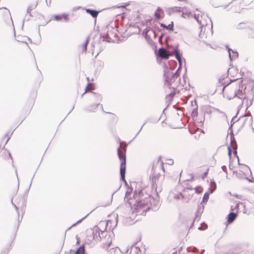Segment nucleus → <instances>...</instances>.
Returning <instances> with one entry per match:
<instances>
[{"mask_svg":"<svg viewBox=\"0 0 254 254\" xmlns=\"http://www.w3.org/2000/svg\"><path fill=\"white\" fill-rule=\"evenodd\" d=\"M131 192L132 190H130L126 192L125 195V198L127 199L128 203L130 204V205H132L135 206V208L137 209L149 207L151 199L150 196H148L144 199L141 198L138 201H136L134 202L133 199L130 198Z\"/></svg>","mask_w":254,"mask_h":254,"instance_id":"1","label":"nucleus"},{"mask_svg":"<svg viewBox=\"0 0 254 254\" xmlns=\"http://www.w3.org/2000/svg\"><path fill=\"white\" fill-rule=\"evenodd\" d=\"M118 155L120 160V174L123 180H125L126 169V150L124 147L120 146L118 150Z\"/></svg>","mask_w":254,"mask_h":254,"instance_id":"2","label":"nucleus"},{"mask_svg":"<svg viewBox=\"0 0 254 254\" xmlns=\"http://www.w3.org/2000/svg\"><path fill=\"white\" fill-rule=\"evenodd\" d=\"M239 85L237 84H227L223 89V94L225 98L230 100L237 95V90Z\"/></svg>","mask_w":254,"mask_h":254,"instance_id":"3","label":"nucleus"},{"mask_svg":"<svg viewBox=\"0 0 254 254\" xmlns=\"http://www.w3.org/2000/svg\"><path fill=\"white\" fill-rule=\"evenodd\" d=\"M174 54L176 56L177 60L181 64V55L180 54L178 48L175 49L173 53H171L168 52L164 48H160L158 50V55L159 57L164 59H168L170 56Z\"/></svg>","mask_w":254,"mask_h":254,"instance_id":"4","label":"nucleus"},{"mask_svg":"<svg viewBox=\"0 0 254 254\" xmlns=\"http://www.w3.org/2000/svg\"><path fill=\"white\" fill-rule=\"evenodd\" d=\"M245 94V91L239 89L238 92H237L236 96H237L239 98H243V100L242 102L241 107L239 108V110L246 111L248 110L249 107L252 105V101L251 99H249L248 98H246L245 97H244Z\"/></svg>","mask_w":254,"mask_h":254,"instance_id":"5","label":"nucleus"},{"mask_svg":"<svg viewBox=\"0 0 254 254\" xmlns=\"http://www.w3.org/2000/svg\"><path fill=\"white\" fill-rule=\"evenodd\" d=\"M112 237L110 234L105 235V238L103 240V247L108 250L112 243Z\"/></svg>","mask_w":254,"mask_h":254,"instance_id":"6","label":"nucleus"},{"mask_svg":"<svg viewBox=\"0 0 254 254\" xmlns=\"http://www.w3.org/2000/svg\"><path fill=\"white\" fill-rule=\"evenodd\" d=\"M154 16L157 19L163 18L164 16V12L163 9L158 7L154 13Z\"/></svg>","mask_w":254,"mask_h":254,"instance_id":"7","label":"nucleus"},{"mask_svg":"<svg viewBox=\"0 0 254 254\" xmlns=\"http://www.w3.org/2000/svg\"><path fill=\"white\" fill-rule=\"evenodd\" d=\"M69 254H85V249L83 246L80 247L76 251L70 250Z\"/></svg>","mask_w":254,"mask_h":254,"instance_id":"8","label":"nucleus"},{"mask_svg":"<svg viewBox=\"0 0 254 254\" xmlns=\"http://www.w3.org/2000/svg\"><path fill=\"white\" fill-rule=\"evenodd\" d=\"M17 48L19 49H23L26 50H29V47L26 42H19L17 45Z\"/></svg>","mask_w":254,"mask_h":254,"instance_id":"9","label":"nucleus"},{"mask_svg":"<svg viewBox=\"0 0 254 254\" xmlns=\"http://www.w3.org/2000/svg\"><path fill=\"white\" fill-rule=\"evenodd\" d=\"M160 26L163 28L164 29H167L169 31H173L174 30V22L172 21L170 24L168 25H166L163 23L160 24Z\"/></svg>","mask_w":254,"mask_h":254,"instance_id":"10","label":"nucleus"},{"mask_svg":"<svg viewBox=\"0 0 254 254\" xmlns=\"http://www.w3.org/2000/svg\"><path fill=\"white\" fill-rule=\"evenodd\" d=\"M237 214L235 213H230L228 215L227 222L229 223H232L236 218Z\"/></svg>","mask_w":254,"mask_h":254,"instance_id":"11","label":"nucleus"},{"mask_svg":"<svg viewBox=\"0 0 254 254\" xmlns=\"http://www.w3.org/2000/svg\"><path fill=\"white\" fill-rule=\"evenodd\" d=\"M86 11L87 13L90 14L94 18H96L99 13V11L90 9H86Z\"/></svg>","mask_w":254,"mask_h":254,"instance_id":"12","label":"nucleus"},{"mask_svg":"<svg viewBox=\"0 0 254 254\" xmlns=\"http://www.w3.org/2000/svg\"><path fill=\"white\" fill-rule=\"evenodd\" d=\"M95 86L92 83H88L86 87L85 92L83 94H85L87 92H91L92 90H94Z\"/></svg>","mask_w":254,"mask_h":254,"instance_id":"13","label":"nucleus"},{"mask_svg":"<svg viewBox=\"0 0 254 254\" xmlns=\"http://www.w3.org/2000/svg\"><path fill=\"white\" fill-rule=\"evenodd\" d=\"M100 229L98 227H95L93 229V238L95 239H98V236L97 235H99L100 234Z\"/></svg>","mask_w":254,"mask_h":254,"instance_id":"14","label":"nucleus"},{"mask_svg":"<svg viewBox=\"0 0 254 254\" xmlns=\"http://www.w3.org/2000/svg\"><path fill=\"white\" fill-rule=\"evenodd\" d=\"M209 194L208 193L206 192L203 195L202 201L203 202H206L208 201V199L209 198Z\"/></svg>","mask_w":254,"mask_h":254,"instance_id":"15","label":"nucleus"},{"mask_svg":"<svg viewBox=\"0 0 254 254\" xmlns=\"http://www.w3.org/2000/svg\"><path fill=\"white\" fill-rule=\"evenodd\" d=\"M195 192L198 193H201L203 190V189L200 186L196 187L195 189Z\"/></svg>","mask_w":254,"mask_h":254,"instance_id":"16","label":"nucleus"},{"mask_svg":"<svg viewBox=\"0 0 254 254\" xmlns=\"http://www.w3.org/2000/svg\"><path fill=\"white\" fill-rule=\"evenodd\" d=\"M54 19L57 21H60L62 19V16L61 15H56L54 16Z\"/></svg>","mask_w":254,"mask_h":254,"instance_id":"17","label":"nucleus"},{"mask_svg":"<svg viewBox=\"0 0 254 254\" xmlns=\"http://www.w3.org/2000/svg\"><path fill=\"white\" fill-rule=\"evenodd\" d=\"M227 150H228V153L229 158H231V155H232V150H231V147L230 146H228Z\"/></svg>","mask_w":254,"mask_h":254,"instance_id":"18","label":"nucleus"},{"mask_svg":"<svg viewBox=\"0 0 254 254\" xmlns=\"http://www.w3.org/2000/svg\"><path fill=\"white\" fill-rule=\"evenodd\" d=\"M62 19H64L66 21H67L68 19V15L65 13L62 14Z\"/></svg>","mask_w":254,"mask_h":254,"instance_id":"19","label":"nucleus"},{"mask_svg":"<svg viewBox=\"0 0 254 254\" xmlns=\"http://www.w3.org/2000/svg\"><path fill=\"white\" fill-rule=\"evenodd\" d=\"M87 42H85L84 45H83V49L84 50L86 51V48H87Z\"/></svg>","mask_w":254,"mask_h":254,"instance_id":"20","label":"nucleus"},{"mask_svg":"<svg viewBox=\"0 0 254 254\" xmlns=\"http://www.w3.org/2000/svg\"><path fill=\"white\" fill-rule=\"evenodd\" d=\"M208 169H206V171L204 173V176L203 177V178H204V177H205L207 175V174H208Z\"/></svg>","mask_w":254,"mask_h":254,"instance_id":"21","label":"nucleus"},{"mask_svg":"<svg viewBox=\"0 0 254 254\" xmlns=\"http://www.w3.org/2000/svg\"><path fill=\"white\" fill-rule=\"evenodd\" d=\"M98 101H101L102 98H101V96H100V95H99V96H98Z\"/></svg>","mask_w":254,"mask_h":254,"instance_id":"22","label":"nucleus"},{"mask_svg":"<svg viewBox=\"0 0 254 254\" xmlns=\"http://www.w3.org/2000/svg\"><path fill=\"white\" fill-rule=\"evenodd\" d=\"M225 79L223 78V79H220V81L223 83V84H224L225 83V82H223V80H224Z\"/></svg>","mask_w":254,"mask_h":254,"instance_id":"23","label":"nucleus"},{"mask_svg":"<svg viewBox=\"0 0 254 254\" xmlns=\"http://www.w3.org/2000/svg\"><path fill=\"white\" fill-rule=\"evenodd\" d=\"M233 153H234V155H236L237 152H236V151L235 148H234Z\"/></svg>","mask_w":254,"mask_h":254,"instance_id":"24","label":"nucleus"},{"mask_svg":"<svg viewBox=\"0 0 254 254\" xmlns=\"http://www.w3.org/2000/svg\"><path fill=\"white\" fill-rule=\"evenodd\" d=\"M169 161H170V162H169V164H173V161L172 160H169Z\"/></svg>","mask_w":254,"mask_h":254,"instance_id":"25","label":"nucleus"},{"mask_svg":"<svg viewBox=\"0 0 254 254\" xmlns=\"http://www.w3.org/2000/svg\"><path fill=\"white\" fill-rule=\"evenodd\" d=\"M6 153L7 154L8 156L10 158L11 157L10 154L8 152H6Z\"/></svg>","mask_w":254,"mask_h":254,"instance_id":"26","label":"nucleus"},{"mask_svg":"<svg viewBox=\"0 0 254 254\" xmlns=\"http://www.w3.org/2000/svg\"><path fill=\"white\" fill-rule=\"evenodd\" d=\"M251 116V114L250 113H248L246 115H245V116Z\"/></svg>","mask_w":254,"mask_h":254,"instance_id":"27","label":"nucleus"},{"mask_svg":"<svg viewBox=\"0 0 254 254\" xmlns=\"http://www.w3.org/2000/svg\"><path fill=\"white\" fill-rule=\"evenodd\" d=\"M98 106H100V107H101V109H102V110L103 109V107H102V105H100V104H98Z\"/></svg>","mask_w":254,"mask_h":254,"instance_id":"28","label":"nucleus"},{"mask_svg":"<svg viewBox=\"0 0 254 254\" xmlns=\"http://www.w3.org/2000/svg\"><path fill=\"white\" fill-rule=\"evenodd\" d=\"M197 112H192V114H197Z\"/></svg>","mask_w":254,"mask_h":254,"instance_id":"29","label":"nucleus"},{"mask_svg":"<svg viewBox=\"0 0 254 254\" xmlns=\"http://www.w3.org/2000/svg\"><path fill=\"white\" fill-rule=\"evenodd\" d=\"M81 220H80L78 221L76 223H78L80 222H81Z\"/></svg>","mask_w":254,"mask_h":254,"instance_id":"30","label":"nucleus"},{"mask_svg":"<svg viewBox=\"0 0 254 254\" xmlns=\"http://www.w3.org/2000/svg\"><path fill=\"white\" fill-rule=\"evenodd\" d=\"M202 35V34H200V38H202V37H201V36Z\"/></svg>","mask_w":254,"mask_h":254,"instance_id":"31","label":"nucleus"},{"mask_svg":"<svg viewBox=\"0 0 254 254\" xmlns=\"http://www.w3.org/2000/svg\"><path fill=\"white\" fill-rule=\"evenodd\" d=\"M76 223L74 224H73L72 226H75V225H76Z\"/></svg>","mask_w":254,"mask_h":254,"instance_id":"32","label":"nucleus"},{"mask_svg":"<svg viewBox=\"0 0 254 254\" xmlns=\"http://www.w3.org/2000/svg\"><path fill=\"white\" fill-rule=\"evenodd\" d=\"M162 168H163V171H164V166H162Z\"/></svg>","mask_w":254,"mask_h":254,"instance_id":"33","label":"nucleus"},{"mask_svg":"<svg viewBox=\"0 0 254 254\" xmlns=\"http://www.w3.org/2000/svg\"><path fill=\"white\" fill-rule=\"evenodd\" d=\"M101 233H102V234H103L104 233V232H101Z\"/></svg>","mask_w":254,"mask_h":254,"instance_id":"34","label":"nucleus"}]
</instances>
